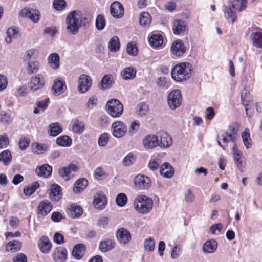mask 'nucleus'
Listing matches in <instances>:
<instances>
[{
	"label": "nucleus",
	"instance_id": "15",
	"mask_svg": "<svg viewBox=\"0 0 262 262\" xmlns=\"http://www.w3.org/2000/svg\"><path fill=\"white\" fill-rule=\"evenodd\" d=\"M158 137V146L162 148H167L170 147L172 144L171 136L166 132L159 133Z\"/></svg>",
	"mask_w": 262,
	"mask_h": 262
},
{
	"label": "nucleus",
	"instance_id": "11",
	"mask_svg": "<svg viewBox=\"0 0 262 262\" xmlns=\"http://www.w3.org/2000/svg\"><path fill=\"white\" fill-rule=\"evenodd\" d=\"M46 80L44 76L38 74L32 77L30 79V87L33 91H36L42 89L45 84Z\"/></svg>",
	"mask_w": 262,
	"mask_h": 262
},
{
	"label": "nucleus",
	"instance_id": "23",
	"mask_svg": "<svg viewBox=\"0 0 262 262\" xmlns=\"http://www.w3.org/2000/svg\"><path fill=\"white\" fill-rule=\"evenodd\" d=\"M52 205L48 200H43L40 202L37 207L38 214L45 216L47 215L52 210Z\"/></svg>",
	"mask_w": 262,
	"mask_h": 262
},
{
	"label": "nucleus",
	"instance_id": "34",
	"mask_svg": "<svg viewBox=\"0 0 262 262\" xmlns=\"http://www.w3.org/2000/svg\"><path fill=\"white\" fill-rule=\"evenodd\" d=\"M59 60V56L56 53L51 54L48 58L50 66L55 70L58 69L60 67Z\"/></svg>",
	"mask_w": 262,
	"mask_h": 262
},
{
	"label": "nucleus",
	"instance_id": "59",
	"mask_svg": "<svg viewBox=\"0 0 262 262\" xmlns=\"http://www.w3.org/2000/svg\"><path fill=\"white\" fill-rule=\"evenodd\" d=\"M182 246L181 245H176L172 249L171 252V257L172 259L178 258L181 253Z\"/></svg>",
	"mask_w": 262,
	"mask_h": 262
},
{
	"label": "nucleus",
	"instance_id": "10",
	"mask_svg": "<svg viewBox=\"0 0 262 262\" xmlns=\"http://www.w3.org/2000/svg\"><path fill=\"white\" fill-rule=\"evenodd\" d=\"M92 85V80L90 76L85 74L81 75L78 79V91L80 93L88 91Z\"/></svg>",
	"mask_w": 262,
	"mask_h": 262
},
{
	"label": "nucleus",
	"instance_id": "49",
	"mask_svg": "<svg viewBox=\"0 0 262 262\" xmlns=\"http://www.w3.org/2000/svg\"><path fill=\"white\" fill-rule=\"evenodd\" d=\"M39 187L37 181H35L32 185H28L24 189V193L26 195H30L34 193L36 190Z\"/></svg>",
	"mask_w": 262,
	"mask_h": 262
},
{
	"label": "nucleus",
	"instance_id": "36",
	"mask_svg": "<svg viewBox=\"0 0 262 262\" xmlns=\"http://www.w3.org/2000/svg\"><path fill=\"white\" fill-rule=\"evenodd\" d=\"M61 187L57 184H53L50 188V197L55 201H58L61 196Z\"/></svg>",
	"mask_w": 262,
	"mask_h": 262
},
{
	"label": "nucleus",
	"instance_id": "26",
	"mask_svg": "<svg viewBox=\"0 0 262 262\" xmlns=\"http://www.w3.org/2000/svg\"><path fill=\"white\" fill-rule=\"evenodd\" d=\"M22 246V243L18 240L14 239L8 242L5 246L7 252L15 253L19 251Z\"/></svg>",
	"mask_w": 262,
	"mask_h": 262
},
{
	"label": "nucleus",
	"instance_id": "41",
	"mask_svg": "<svg viewBox=\"0 0 262 262\" xmlns=\"http://www.w3.org/2000/svg\"><path fill=\"white\" fill-rule=\"evenodd\" d=\"M12 161V155L9 150H5L0 153V162L5 165H8Z\"/></svg>",
	"mask_w": 262,
	"mask_h": 262
},
{
	"label": "nucleus",
	"instance_id": "18",
	"mask_svg": "<svg viewBox=\"0 0 262 262\" xmlns=\"http://www.w3.org/2000/svg\"><path fill=\"white\" fill-rule=\"evenodd\" d=\"M67 256V250L66 248L59 247L56 248L52 255L53 259L55 262H64Z\"/></svg>",
	"mask_w": 262,
	"mask_h": 262
},
{
	"label": "nucleus",
	"instance_id": "53",
	"mask_svg": "<svg viewBox=\"0 0 262 262\" xmlns=\"http://www.w3.org/2000/svg\"><path fill=\"white\" fill-rule=\"evenodd\" d=\"M127 202V198L125 194L121 193L118 194L116 198V202L120 207L124 206Z\"/></svg>",
	"mask_w": 262,
	"mask_h": 262
},
{
	"label": "nucleus",
	"instance_id": "6",
	"mask_svg": "<svg viewBox=\"0 0 262 262\" xmlns=\"http://www.w3.org/2000/svg\"><path fill=\"white\" fill-rule=\"evenodd\" d=\"M182 102L181 92L179 90L172 91L167 96V103L169 107L174 110L179 107Z\"/></svg>",
	"mask_w": 262,
	"mask_h": 262
},
{
	"label": "nucleus",
	"instance_id": "61",
	"mask_svg": "<svg viewBox=\"0 0 262 262\" xmlns=\"http://www.w3.org/2000/svg\"><path fill=\"white\" fill-rule=\"evenodd\" d=\"M30 144V140L26 138H21L19 139L18 145L19 147L21 150H24L27 148Z\"/></svg>",
	"mask_w": 262,
	"mask_h": 262
},
{
	"label": "nucleus",
	"instance_id": "22",
	"mask_svg": "<svg viewBox=\"0 0 262 262\" xmlns=\"http://www.w3.org/2000/svg\"><path fill=\"white\" fill-rule=\"evenodd\" d=\"M116 243L114 239L112 238H106L101 241L99 245V249L102 252H106L114 248Z\"/></svg>",
	"mask_w": 262,
	"mask_h": 262
},
{
	"label": "nucleus",
	"instance_id": "54",
	"mask_svg": "<svg viewBox=\"0 0 262 262\" xmlns=\"http://www.w3.org/2000/svg\"><path fill=\"white\" fill-rule=\"evenodd\" d=\"M39 68V63L37 61H31L28 63V73L29 74L36 73Z\"/></svg>",
	"mask_w": 262,
	"mask_h": 262
},
{
	"label": "nucleus",
	"instance_id": "8",
	"mask_svg": "<svg viewBox=\"0 0 262 262\" xmlns=\"http://www.w3.org/2000/svg\"><path fill=\"white\" fill-rule=\"evenodd\" d=\"M19 15L22 17L29 18L34 23H38L40 18V13L38 10L30 9L29 8L23 9Z\"/></svg>",
	"mask_w": 262,
	"mask_h": 262
},
{
	"label": "nucleus",
	"instance_id": "21",
	"mask_svg": "<svg viewBox=\"0 0 262 262\" xmlns=\"http://www.w3.org/2000/svg\"><path fill=\"white\" fill-rule=\"evenodd\" d=\"M107 202V199L105 195L99 193L96 194L93 202L94 206L99 209L104 208Z\"/></svg>",
	"mask_w": 262,
	"mask_h": 262
},
{
	"label": "nucleus",
	"instance_id": "45",
	"mask_svg": "<svg viewBox=\"0 0 262 262\" xmlns=\"http://www.w3.org/2000/svg\"><path fill=\"white\" fill-rule=\"evenodd\" d=\"M88 181H75L73 186V191L75 193H80L86 187Z\"/></svg>",
	"mask_w": 262,
	"mask_h": 262
},
{
	"label": "nucleus",
	"instance_id": "16",
	"mask_svg": "<svg viewBox=\"0 0 262 262\" xmlns=\"http://www.w3.org/2000/svg\"><path fill=\"white\" fill-rule=\"evenodd\" d=\"M235 140L236 139L229 134V132H225L219 137L217 143L219 145L225 150L229 143H232L233 145L236 144Z\"/></svg>",
	"mask_w": 262,
	"mask_h": 262
},
{
	"label": "nucleus",
	"instance_id": "52",
	"mask_svg": "<svg viewBox=\"0 0 262 262\" xmlns=\"http://www.w3.org/2000/svg\"><path fill=\"white\" fill-rule=\"evenodd\" d=\"M95 25L96 28L99 30H103L105 26V20L102 14L98 15L96 19Z\"/></svg>",
	"mask_w": 262,
	"mask_h": 262
},
{
	"label": "nucleus",
	"instance_id": "42",
	"mask_svg": "<svg viewBox=\"0 0 262 262\" xmlns=\"http://www.w3.org/2000/svg\"><path fill=\"white\" fill-rule=\"evenodd\" d=\"M69 210L71 217L74 219L80 217L83 213V210L81 207L75 204H72Z\"/></svg>",
	"mask_w": 262,
	"mask_h": 262
},
{
	"label": "nucleus",
	"instance_id": "24",
	"mask_svg": "<svg viewBox=\"0 0 262 262\" xmlns=\"http://www.w3.org/2000/svg\"><path fill=\"white\" fill-rule=\"evenodd\" d=\"M232 152L236 165L239 169L242 170L243 167L244 157L242 152L237 149L236 144L233 146Z\"/></svg>",
	"mask_w": 262,
	"mask_h": 262
},
{
	"label": "nucleus",
	"instance_id": "44",
	"mask_svg": "<svg viewBox=\"0 0 262 262\" xmlns=\"http://www.w3.org/2000/svg\"><path fill=\"white\" fill-rule=\"evenodd\" d=\"M242 138L245 146L247 148H250L252 146V141L250 138V134L248 129H245L242 134Z\"/></svg>",
	"mask_w": 262,
	"mask_h": 262
},
{
	"label": "nucleus",
	"instance_id": "60",
	"mask_svg": "<svg viewBox=\"0 0 262 262\" xmlns=\"http://www.w3.org/2000/svg\"><path fill=\"white\" fill-rule=\"evenodd\" d=\"M140 129V124L138 121H134L132 122L130 127L129 128L128 133L130 135H133L136 133L138 132V131Z\"/></svg>",
	"mask_w": 262,
	"mask_h": 262
},
{
	"label": "nucleus",
	"instance_id": "40",
	"mask_svg": "<svg viewBox=\"0 0 262 262\" xmlns=\"http://www.w3.org/2000/svg\"><path fill=\"white\" fill-rule=\"evenodd\" d=\"M56 143L60 146L69 147L72 144V139L67 135H62L57 138Z\"/></svg>",
	"mask_w": 262,
	"mask_h": 262
},
{
	"label": "nucleus",
	"instance_id": "35",
	"mask_svg": "<svg viewBox=\"0 0 262 262\" xmlns=\"http://www.w3.org/2000/svg\"><path fill=\"white\" fill-rule=\"evenodd\" d=\"M108 48L111 52H116L119 50L120 43L117 36H113L110 39L108 42Z\"/></svg>",
	"mask_w": 262,
	"mask_h": 262
},
{
	"label": "nucleus",
	"instance_id": "43",
	"mask_svg": "<svg viewBox=\"0 0 262 262\" xmlns=\"http://www.w3.org/2000/svg\"><path fill=\"white\" fill-rule=\"evenodd\" d=\"M149 41L151 46L154 47H158L163 43V37L161 35H152L149 38Z\"/></svg>",
	"mask_w": 262,
	"mask_h": 262
},
{
	"label": "nucleus",
	"instance_id": "14",
	"mask_svg": "<svg viewBox=\"0 0 262 262\" xmlns=\"http://www.w3.org/2000/svg\"><path fill=\"white\" fill-rule=\"evenodd\" d=\"M142 144L146 149H152L158 146V137L154 134L146 136L142 140Z\"/></svg>",
	"mask_w": 262,
	"mask_h": 262
},
{
	"label": "nucleus",
	"instance_id": "25",
	"mask_svg": "<svg viewBox=\"0 0 262 262\" xmlns=\"http://www.w3.org/2000/svg\"><path fill=\"white\" fill-rule=\"evenodd\" d=\"M186 28V23L184 20L177 19L173 22L172 29L175 35L183 33L185 31Z\"/></svg>",
	"mask_w": 262,
	"mask_h": 262
},
{
	"label": "nucleus",
	"instance_id": "29",
	"mask_svg": "<svg viewBox=\"0 0 262 262\" xmlns=\"http://www.w3.org/2000/svg\"><path fill=\"white\" fill-rule=\"evenodd\" d=\"M136 75V70L133 67L125 68L121 71V76L125 80L134 79Z\"/></svg>",
	"mask_w": 262,
	"mask_h": 262
},
{
	"label": "nucleus",
	"instance_id": "19",
	"mask_svg": "<svg viewBox=\"0 0 262 262\" xmlns=\"http://www.w3.org/2000/svg\"><path fill=\"white\" fill-rule=\"evenodd\" d=\"M66 88L65 81L57 79L54 80L51 89L53 94L59 95L64 92Z\"/></svg>",
	"mask_w": 262,
	"mask_h": 262
},
{
	"label": "nucleus",
	"instance_id": "20",
	"mask_svg": "<svg viewBox=\"0 0 262 262\" xmlns=\"http://www.w3.org/2000/svg\"><path fill=\"white\" fill-rule=\"evenodd\" d=\"M35 172L39 177L47 178L52 174V167L48 164H45L41 166L37 167Z\"/></svg>",
	"mask_w": 262,
	"mask_h": 262
},
{
	"label": "nucleus",
	"instance_id": "31",
	"mask_svg": "<svg viewBox=\"0 0 262 262\" xmlns=\"http://www.w3.org/2000/svg\"><path fill=\"white\" fill-rule=\"evenodd\" d=\"M217 243L214 239L207 241L204 244L202 249L205 253H212L217 248Z\"/></svg>",
	"mask_w": 262,
	"mask_h": 262
},
{
	"label": "nucleus",
	"instance_id": "38",
	"mask_svg": "<svg viewBox=\"0 0 262 262\" xmlns=\"http://www.w3.org/2000/svg\"><path fill=\"white\" fill-rule=\"evenodd\" d=\"M62 131V127L58 122L52 123L49 125V134L50 136L55 137Z\"/></svg>",
	"mask_w": 262,
	"mask_h": 262
},
{
	"label": "nucleus",
	"instance_id": "37",
	"mask_svg": "<svg viewBox=\"0 0 262 262\" xmlns=\"http://www.w3.org/2000/svg\"><path fill=\"white\" fill-rule=\"evenodd\" d=\"M32 152L36 154H42L48 150V146L46 144L34 143L31 146Z\"/></svg>",
	"mask_w": 262,
	"mask_h": 262
},
{
	"label": "nucleus",
	"instance_id": "33",
	"mask_svg": "<svg viewBox=\"0 0 262 262\" xmlns=\"http://www.w3.org/2000/svg\"><path fill=\"white\" fill-rule=\"evenodd\" d=\"M253 46L258 48H262V33L253 32L250 36Z\"/></svg>",
	"mask_w": 262,
	"mask_h": 262
},
{
	"label": "nucleus",
	"instance_id": "4",
	"mask_svg": "<svg viewBox=\"0 0 262 262\" xmlns=\"http://www.w3.org/2000/svg\"><path fill=\"white\" fill-rule=\"evenodd\" d=\"M153 205L152 199L145 195H138L134 202L135 210L141 214L149 213L152 210Z\"/></svg>",
	"mask_w": 262,
	"mask_h": 262
},
{
	"label": "nucleus",
	"instance_id": "17",
	"mask_svg": "<svg viewBox=\"0 0 262 262\" xmlns=\"http://www.w3.org/2000/svg\"><path fill=\"white\" fill-rule=\"evenodd\" d=\"M110 12L112 16L119 18L124 14V8L120 2L116 1L111 4Z\"/></svg>",
	"mask_w": 262,
	"mask_h": 262
},
{
	"label": "nucleus",
	"instance_id": "12",
	"mask_svg": "<svg viewBox=\"0 0 262 262\" xmlns=\"http://www.w3.org/2000/svg\"><path fill=\"white\" fill-rule=\"evenodd\" d=\"M112 134L117 138L124 136L127 130V126L122 121H115L112 125Z\"/></svg>",
	"mask_w": 262,
	"mask_h": 262
},
{
	"label": "nucleus",
	"instance_id": "64",
	"mask_svg": "<svg viewBox=\"0 0 262 262\" xmlns=\"http://www.w3.org/2000/svg\"><path fill=\"white\" fill-rule=\"evenodd\" d=\"M238 131V126L237 123H232L229 126L228 132L235 139L236 137V135Z\"/></svg>",
	"mask_w": 262,
	"mask_h": 262
},
{
	"label": "nucleus",
	"instance_id": "58",
	"mask_svg": "<svg viewBox=\"0 0 262 262\" xmlns=\"http://www.w3.org/2000/svg\"><path fill=\"white\" fill-rule=\"evenodd\" d=\"M109 140V134L106 133L102 134L98 139V144L100 146H104L106 145Z\"/></svg>",
	"mask_w": 262,
	"mask_h": 262
},
{
	"label": "nucleus",
	"instance_id": "62",
	"mask_svg": "<svg viewBox=\"0 0 262 262\" xmlns=\"http://www.w3.org/2000/svg\"><path fill=\"white\" fill-rule=\"evenodd\" d=\"M9 143V138L6 134L0 135V149L6 148Z\"/></svg>",
	"mask_w": 262,
	"mask_h": 262
},
{
	"label": "nucleus",
	"instance_id": "56",
	"mask_svg": "<svg viewBox=\"0 0 262 262\" xmlns=\"http://www.w3.org/2000/svg\"><path fill=\"white\" fill-rule=\"evenodd\" d=\"M135 160L134 155L132 152L128 153L123 159L122 163L125 166L131 165Z\"/></svg>",
	"mask_w": 262,
	"mask_h": 262
},
{
	"label": "nucleus",
	"instance_id": "2",
	"mask_svg": "<svg viewBox=\"0 0 262 262\" xmlns=\"http://www.w3.org/2000/svg\"><path fill=\"white\" fill-rule=\"evenodd\" d=\"M192 70V66L190 63H178L171 70V77L177 82L186 81L190 78Z\"/></svg>",
	"mask_w": 262,
	"mask_h": 262
},
{
	"label": "nucleus",
	"instance_id": "47",
	"mask_svg": "<svg viewBox=\"0 0 262 262\" xmlns=\"http://www.w3.org/2000/svg\"><path fill=\"white\" fill-rule=\"evenodd\" d=\"M151 21V17L149 13L144 12L140 15V24L143 26H148Z\"/></svg>",
	"mask_w": 262,
	"mask_h": 262
},
{
	"label": "nucleus",
	"instance_id": "30",
	"mask_svg": "<svg viewBox=\"0 0 262 262\" xmlns=\"http://www.w3.org/2000/svg\"><path fill=\"white\" fill-rule=\"evenodd\" d=\"M20 36L18 29L15 27H10L7 31V37H6V41L8 43H10L12 41L13 39L18 38Z\"/></svg>",
	"mask_w": 262,
	"mask_h": 262
},
{
	"label": "nucleus",
	"instance_id": "39",
	"mask_svg": "<svg viewBox=\"0 0 262 262\" xmlns=\"http://www.w3.org/2000/svg\"><path fill=\"white\" fill-rule=\"evenodd\" d=\"M134 186L137 191L147 190L152 186L151 181H134Z\"/></svg>",
	"mask_w": 262,
	"mask_h": 262
},
{
	"label": "nucleus",
	"instance_id": "27",
	"mask_svg": "<svg viewBox=\"0 0 262 262\" xmlns=\"http://www.w3.org/2000/svg\"><path fill=\"white\" fill-rule=\"evenodd\" d=\"M160 172V174L164 177L170 178L173 175L174 170L169 163L165 162L161 166Z\"/></svg>",
	"mask_w": 262,
	"mask_h": 262
},
{
	"label": "nucleus",
	"instance_id": "7",
	"mask_svg": "<svg viewBox=\"0 0 262 262\" xmlns=\"http://www.w3.org/2000/svg\"><path fill=\"white\" fill-rule=\"evenodd\" d=\"M79 170V166L78 164L71 163L66 166L59 168L58 173L61 177L70 179L72 178L71 177L73 175L72 172H77Z\"/></svg>",
	"mask_w": 262,
	"mask_h": 262
},
{
	"label": "nucleus",
	"instance_id": "51",
	"mask_svg": "<svg viewBox=\"0 0 262 262\" xmlns=\"http://www.w3.org/2000/svg\"><path fill=\"white\" fill-rule=\"evenodd\" d=\"M127 53L132 56H136L138 54V49L136 45L133 42H129L126 47Z\"/></svg>",
	"mask_w": 262,
	"mask_h": 262
},
{
	"label": "nucleus",
	"instance_id": "13",
	"mask_svg": "<svg viewBox=\"0 0 262 262\" xmlns=\"http://www.w3.org/2000/svg\"><path fill=\"white\" fill-rule=\"evenodd\" d=\"M186 49L181 39H177L173 41L171 47V53L177 57H181L186 52Z\"/></svg>",
	"mask_w": 262,
	"mask_h": 262
},
{
	"label": "nucleus",
	"instance_id": "1",
	"mask_svg": "<svg viewBox=\"0 0 262 262\" xmlns=\"http://www.w3.org/2000/svg\"><path fill=\"white\" fill-rule=\"evenodd\" d=\"M92 19V15L80 10L71 11L66 18L67 31L72 34H76L80 28L88 26Z\"/></svg>",
	"mask_w": 262,
	"mask_h": 262
},
{
	"label": "nucleus",
	"instance_id": "63",
	"mask_svg": "<svg viewBox=\"0 0 262 262\" xmlns=\"http://www.w3.org/2000/svg\"><path fill=\"white\" fill-rule=\"evenodd\" d=\"M157 83L161 88L167 89L169 86V83L165 77H159Z\"/></svg>",
	"mask_w": 262,
	"mask_h": 262
},
{
	"label": "nucleus",
	"instance_id": "50",
	"mask_svg": "<svg viewBox=\"0 0 262 262\" xmlns=\"http://www.w3.org/2000/svg\"><path fill=\"white\" fill-rule=\"evenodd\" d=\"M155 247V242L151 237L146 238L144 241V248L145 251H152Z\"/></svg>",
	"mask_w": 262,
	"mask_h": 262
},
{
	"label": "nucleus",
	"instance_id": "57",
	"mask_svg": "<svg viewBox=\"0 0 262 262\" xmlns=\"http://www.w3.org/2000/svg\"><path fill=\"white\" fill-rule=\"evenodd\" d=\"M137 111L139 115L144 116L148 111V107L147 104L141 103L137 106Z\"/></svg>",
	"mask_w": 262,
	"mask_h": 262
},
{
	"label": "nucleus",
	"instance_id": "9",
	"mask_svg": "<svg viewBox=\"0 0 262 262\" xmlns=\"http://www.w3.org/2000/svg\"><path fill=\"white\" fill-rule=\"evenodd\" d=\"M116 237L118 242L123 245L128 244L132 239L130 232L124 227L120 228L116 231Z\"/></svg>",
	"mask_w": 262,
	"mask_h": 262
},
{
	"label": "nucleus",
	"instance_id": "5",
	"mask_svg": "<svg viewBox=\"0 0 262 262\" xmlns=\"http://www.w3.org/2000/svg\"><path fill=\"white\" fill-rule=\"evenodd\" d=\"M106 110L113 118L119 117L123 112V105L117 99L109 100L106 104Z\"/></svg>",
	"mask_w": 262,
	"mask_h": 262
},
{
	"label": "nucleus",
	"instance_id": "48",
	"mask_svg": "<svg viewBox=\"0 0 262 262\" xmlns=\"http://www.w3.org/2000/svg\"><path fill=\"white\" fill-rule=\"evenodd\" d=\"M114 82L112 75L107 74L104 75L100 82V85L102 88H108Z\"/></svg>",
	"mask_w": 262,
	"mask_h": 262
},
{
	"label": "nucleus",
	"instance_id": "32",
	"mask_svg": "<svg viewBox=\"0 0 262 262\" xmlns=\"http://www.w3.org/2000/svg\"><path fill=\"white\" fill-rule=\"evenodd\" d=\"M85 246L84 244H79L75 245L72 251L73 256L76 259H80L85 253Z\"/></svg>",
	"mask_w": 262,
	"mask_h": 262
},
{
	"label": "nucleus",
	"instance_id": "46",
	"mask_svg": "<svg viewBox=\"0 0 262 262\" xmlns=\"http://www.w3.org/2000/svg\"><path fill=\"white\" fill-rule=\"evenodd\" d=\"M85 129L84 123L78 119L76 120L73 124L72 130L74 132L81 134Z\"/></svg>",
	"mask_w": 262,
	"mask_h": 262
},
{
	"label": "nucleus",
	"instance_id": "28",
	"mask_svg": "<svg viewBox=\"0 0 262 262\" xmlns=\"http://www.w3.org/2000/svg\"><path fill=\"white\" fill-rule=\"evenodd\" d=\"M38 246L42 253H48L51 250L52 244L48 237L42 236L39 239Z\"/></svg>",
	"mask_w": 262,
	"mask_h": 262
},
{
	"label": "nucleus",
	"instance_id": "3",
	"mask_svg": "<svg viewBox=\"0 0 262 262\" xmlns=\"http://www.w3.org/2000/svg\"><path fill=\"white\" fill-rule=\"evenodd\" d=\"M246 0H232L229 6H224L225 17L229 23H233L237 19L236 13L246 8Z\"/></svg>",
	"mask_w": 262,
	"mask_h": 262
},
{
	"label": "nucleus",
	"instance_id": "55",
	"mask_svg": "<svg viewBox=\"0 0 262 262\" xmlns=\"http://www.w3.org/2000/svg\"><path fill=\"white\" fill-rule=\"evenodd\" d=\"M67 6V3L65 0H54L53 6L54 8L58 11L64 10Z\"/></svg>",
	"mask_w": 262,
	"mask_h": 262
}]
</instances>
